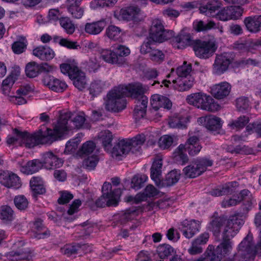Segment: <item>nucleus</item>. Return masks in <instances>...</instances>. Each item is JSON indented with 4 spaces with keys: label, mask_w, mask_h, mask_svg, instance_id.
<instances>
[{
    "label": "nucleus",
    "mask_w": 261,
    "mask_h": 261,
    "mask_svg": "<svg viewBox=\"0 0 261 261\" xmlns=\"http://www.w3.org/2000/svg\"><path fill=\"white\" fill-rule=\"evenodd\" d=\"M155 43V42L153 41L150 38H147L140 47L141 53L144 55L148 53L150 54L153 49L152 46Z\"/></svg>",
    "instance_id": "774afa93"
},
{
    "label": "nucleus",
    "mask_w": 261,
    "mask_h": 261,
    "mask_svg": "<svg viewBox=\"0 0 261 261\" xmlns=\"http://www.w3.org/2000/svg\"><path fill=\"white\" fill-rule=\"evenodd\" d=\"M244 23L249 32L257 33L260 31L261 27V15L246 17Z\"/></svg>",
    "instance_id": "b1692460"
},
{
    "label": "nucleus",
    "mask_w": 261,
    "mask_h": 261,
    "mask_svg": "<svg viewBox=\"0 0 261 261\" xmlns=\"http://www.w3.org/2000/svg\"><path fill=\"white\" fill-rule=\"evenodd\" d=\"M187 149L189 154L194 156L198 153L202 148L199 138L196 136L190 137L187 141Z\"/></svg>",
    "instance_id": "473e14b6"
},
{
    "label": "nucleus",
    "mask_w": 261,
    "mask_h": 261,
    "mask_svg": "<svg viewBox=\"0 0 261 261\" xmlns=\"http://www.w3.org/2000/svg\"><path fill=\"white\" fill-rule=\"evenodd\" d=\"M41 162L42 166L47 169L60 168L63 164L62 159L58 158L51 151L42 153Z\"/></svg>",
    "instance_id": "f8f14e48"
},
{
    "label": "nucleus",
    "mask_w": 261,
    "mask_h": 261,
    "mask_svg": "<svg viewBox=\"0 0 261 261\" xmlns=\"http://www.w3.org/2000/svg\"><path fill=\"white\" fill-rule=\"evenodd\" d=\"M192 70V66L190 64H187V62H184L182 65L177 68L176 70V74L178 77H186Z\"/></svg>",
    "instance_id": "bf43d9fd"
},
{
    "label": "nucleus",
    "mask_w": 261,
    "mask_h": 261,
    "mask_svg": "<svg viewBox=\"0 0 261 261\" xmlns=\"http://www.w3.org/2000/svg\"><path fill=\"white\" fill-rule=\"evenodd\" d=\"M150 105L153 108H163L167 110L171 109L172 106L171 100L168 97L159 94H154L151 96Z\"/></svg>",
    "instance_id": "412c9836"
},
{
    "label": "nucleus",
    "mask_w": 261,
    "mask_h": 261,
    "mask_svg": "<svg viewBox=\"0 0 261 261\" xmlns=\"http://www.w3.org/2000/svg\"><path fill=\"white\" fill-rule=\"evenodd\" d=\"M163 166L162 159L154 161L150 169V177L158 186L161 184V176Z\"/></svg>",
    "instance_id": "bb28decb"
},
{
    "label": "nucleus",
    "mask_w": 261,
    "mask_h": 261,
    "mask_svg": "<svg viewBox=\"0 0 261 261\" xmlns=\"http://www.w3.org/2000/svg\"><path fill=\"white\" fill-rule=\"evenodd\" d=\"M0 219L4 223H8L14 219L13 211L9 206L3 205L0 209Z\"/></svg>",
    "instance_id": "79ce46f5"
},
{
    "label": "nucleus",
    "mask_w": 261,
    "mask_h": 261,
    "mask_svg": "<svg viewBox=\"0 0 261 261\" xmlns=\"http://www.w3.org/2000/svg\"><path fill=\"white\" fill-rule=\"evenodd\" d=\"M244 223L243 219L235 215L230 217L225 223L222 231V242L220 243L223 245L225 249L231 250V240L236 235Z\"/></svg>",
    "instance_id": "20e7f679"
},
{
    "label": "nucleus",
    "mask_w": 261,
    "mask_h": 261,
    "mask_svg": "<svg viewBox=\"0 0 261 261\" xmlns=\"http://www.w3.org/2000/svg\"><path fill=\"white\" fill-rule=\"evenodd\" d=\"M122 35V30L114 25H109L106 30L105 35L110 39L114 41L119 40Z\"/></svg>",
    "instance_id": "58836bf2"
},
{
    "label": "nucleus",
    "mask_w": 261,
    "mask_h": 261,
    "mask_svg": "<svg viewBox=\"0 0 261 261\" xmlns=\"http://www.w3.org/2000/svg\"><path fill=\"white\" fill-rule=\"evenodd\" d=\"M0 183L9 188L18 189L21 186L20 178L16 174L8 171L0 173Z\"/></svg>",
    "instance_id": "ddd939ff"
},
{
    "label": "nucleus",
    "mask_w": 261,
    "mask_h": 261,
    "mask_svg": "<svg viewBox=\"0 0 261 261\" xmlns=\"http://www.w3.org/2000/svg\"><path fill=\"white\" fill-rule=\"evenodd\" d=\"M107 25L105 19L94 21L91 23H87L85 24V32L90 35H96L101 33Z\"/></svg>",
    "instance_id": "a878e982"
},
{
    "label": "nucleus",
    "mask_w": 261,
    "mask_h": 261,
    "mask_svg": "<svg viewBox=\"0 0 261 261\" xmlns=\"http://www.w3.org/2000/svg\"><path fill=\"white\" fill-rule=\"evenodd\" d=\"M238 183L236 181L229 182L223 186L221 189L213 190L210 192V193L214 196L231 194L234 192L233 188L238 186Z\"/></svg>",
    "instance_id": "f704fd0d"
},
{
    "label": "nucleus",
    "mask_w": 261,
    "mask_h": 261,
    "mask_svg": "<svg viewBox=\"0 0 261 261\" xmlns=\"http://www.w3.org/2000/svg\"><path fill=\"white\" fill-rule=\"evenodd\" d=\"M198 122L203 123V125L209 130L214 132H218L222 127L221 118L214 115L206 116L199 118Z\"/></svg>",
    "instance_id": "2eb2a0df"
},
{
    "label": "nucleus",
    "mask_w": 261,
    "mask_h": 261,
    "mask_svg": "<svg viewBox=\"0 0 261 261\" xmlns=\"http://www.w3.org/2000/svg\"><path fill=\"white\" fill-rule=\"evenodd\" d=\"M98 159L96 155H91L85 159L83 162V167L87 170L90 171L93 170L97 163Z\"/></svg>",
    "instance_id": "13d9d810"
},
{
    "label": "nucleus",
    "mask_w": 261,
    "mask_h": 261,
    "mask_svg": "<svg viewBox=\"0 0 261 261\" xmlns=\"http://www.w3.org/2000/svg\"><path fill=\"white\" fill-rule=\"evenodd\" d=\"M249 122V118L245 116H242L237 119L232 121L228 125L233 129H239L243 128Z\"/></svg>",
    "instance_id": "6e6d98bb"
},
{
    "label": "nucleus",
    "mask_w": 261,
    "mask_h": 261,
    "mask_svg": "<svg viewBox=\"0 0 261 261\" xmlns=\"http://www.w3.org/2000/svg\"><path fill=\"white\" fill-rule=\"evenodd\" d=\"M140 9L136 6H131L121 9L119 13V19L123 20H133L135 22H138L141 20L139 17Z\"/></svg>",
    "instance_id": "4468645a"
},
{
    "label": "nucleus",
    "mask_w": 261,
    "mask_h": 261,
    "mask_svg": "<svg viewBox=\"0 0 261 261\" xmlns=\"http://www.w3.org/2000/svg\"><path fill=\"white\" fill-rule=\"evenodd\" d=\"M230 19H237L240 17L243 13L241 7L238 6L227 7Z\"/></svg>",
    "instance_id": "0e129e2a"
},
{
    "label": "nucleus",
    "mask_w": 261,
    "mask_h": 261,
    "mask_svg": "<svg viewBox=\"0 0 261 261\" xmlns=\"http://www.w3.org/2000/svg\"><path fill=\"white\" fill-rule=\"evenodd\" d=\"M116 56L114 51L109 49L102 50L100 53V58L105 62L111 64H116L119 66L123 65V59L120 57L117 58Z\"/></svg>",
    "instance_id": "c85d7f7f"
},
{
    "label": "nucleus",
    "mask_w": 261,
    "mask_h": 261,
    "mask_svg": "<svg viewBox=\"0 0 261 261\" xmlns=\"http://www.w3.org/2000/svg\"><path fill=\"white\" fill-rule=\"evenodd\" d=\"M225 220L222 217L214 218L210 223L209 229L215 236H218L225 224Z\"/></svg>",
    "instance_id": "e433bc0d"
},
{
    "label": "nucleus",
    "mask_w": 261,
    "mask_h": 261,
    "mask_svg": "<svg viewBox=\"0 0 261 261\" xmlns=\"http://www.w3.org/2000/svg\"><path fill=\"white\" fill-rule=\"evenodd\" d=\"M210 237L209 233L205 232L201 234L195 239L192 244V246L189 249V252L191 254H196L202 252V246L207 242Z\"/></svg>",
    "instance_id": "6ab92c4d"
},
{
    "label": "nucleus",
    "mask_w": 261,
    "mask_h": 261,
    "mask_svg": "<svg viewBox=\"0 0 261 261\" xmlns=\"http://www.w3.org/2000/svg\"><path fill=\"white\" fill-rule=\"evenodd\" d=\"M220 6L221 4L218 0H210L206 4L200 5L199 10L201 13L207 16L215 17Z\"/></svg>",
    "instance_id": "f3484780"
},
{
    "label": "nucleus",
    "mask_w": 261,
    "mask_h": 261,
    "mask_svg": "<svg viewBox=\"0 0 261 261\" xmlns=\"http://www.w3.org/2000/svg\"><path fill=\"white\" fill-rule=\"evenodd\" d=\"M67 10L72 17L76 19L81 18L84 12L83 8L80 6V4L67 3Z\"/></svg>",
    "instance_id": "37998d69"
},
{
    "label": "nucleus",
    "mask_w": 261,
    "mask_h": 261,
    "mask_svg": "<svg viewBox=\"0 0 261 261\" xmlns=\"http://www.w3.org/2000/svg\"><path fill=\"white\" fill-rule=\"evenodd\" d=\"M113 138L112 134L110 130H107L101 133L99 140L106 150H111Z\"/></svg>",
    "instance_id": "4c0bfd02"
},
{
    "label": "nucleus",
    "mask_w": 261,
    "mask_h": 261,
    "mask_svg": "<svg viewBox=\"0 0 261 261\" xmlns=\"http://www.w3.org/2000/svg\"><path fill=\"white\" fill-rule=\"evenodd\" d=\"M105 87L104 82L100 80H94L91 83L88 88L89 94L92 97H95L103 91Z\"/></svg>",
    "instance_id": "c9c22d12"
},
{
    "label": "nucleus",
    "mask_w": 261,
    "mask_h": 261,
    "mask_svg": "<svg viewBox=\"0 0 261 261\" xmlns=\"http://www.w3.org/2000/svg\"><path fill=\"white\" fill-rule=\"evenodd\" d=\"M8 257L12 260H30L32 258L31 253L24 252H11L8 254Z\"/></svg>",
    "instance_id": "603ef678"
},
{
    "label": "nucleus",
    "mask_w": 261,
    "mask_h": 261,
    "mask_svg": "<svg viewBox=\"0 0 261 261\" xmlns=\"http://www.w3.org/2000/svg\"><path fill=\"white\" fill-rule=\"evenodd\" d=\"M216 23L213 21L205 22L202 20L195 21L193 23L194 29L197 32L206 31L215 27Z\"/></svg>",
    "instance_id": "a18cd8bd"
},
{
    "label": "nucleus",
    "mask_w": 261,
    "mask_h": 261,
    "mask_svg": "<svg viewBox=\"0 0 261 261\" xmlns=\"http://www.w3.org/2000/svg\"><path fill=\"white\" fill-rule=\"evenodd\" d=\"M80 142V140L77 137L68 141L66 144L64 152L68 154L74 152L77 148Z\"/></svg>",
    "instance_id": "69168bd1"
},
{
    "label": "nucleus",
    "mask_w": 261,
    "mask_h": 261,
    "mask_svg": "<svg viewBox=\"0 0 261 261\" xmlns=\"http://www.w3.org/2000/svg\"><path fill=\"white\" fill-rule=\"evenodd\" d=\"M212 160L206 158L196 160L183 169V172L187 178H195L206 171L207 167L213 165Z\"/></svg>",
    "instance_id": "0eeeda50"
},
{
    "label": "nucleus",
    "mask_w": 261,
    "mask_h": 261,
    "mask_svg": "<svg viewBox=\"0 0 261 261\" xmlns=\"http://www.w3.org/2000/svg\"><path fill=\"white\" fill-rule=\"evenodd\" d=\"M25 71L28 77L30 78L36 77L40 73L39 64L35 62L28 63L25 67Z\"/></svg>",
    "instance_id": "49530a36"
},
{
    "label": "nucleus",
    "mask_w": 261,
    "mask_h": 261,
    "mask_svg": "<svg viewBox=\"0 0 261 261\" xmlns=\"http://www.w3.org/2000/svg\"><path fill=\"white\" fill-rule=\"evenodd\" d=\"M146 89L140 83L129 84L127 86L116 87L107 94L108 99L105 103L106 109L109 111L118 112L126 107L125 97L130 96L137 99H142Z\"/></svg>",
    "instance_id": "f03ea898"
},
{
    "label": "nucleus",
    "mask_w": 261,
    "mask_h": 261,
    "mask_svg": "<svg viewBox=\"0 0 261 261\" xmlns=\"http://www.w3.org/2000/svg\"><path fill=\"white\" fill-rule=\"evenodd\" d=\"M172 87L173 89L179 91H185L190 89L193 85L194 79L190 80L177 78L176 80H172Z\"/></svg>",
    "instance_id": "2f4dec72"
},
{
    "label": "nucleus",
    "mask_w": 261,
    "mask_h": 261,
    "mask_svg": "<svg viewBox=\"0 0 261 261\" xmlns=\"http://www.w3.org/2000/svg\"><path fill=\"white\" fill-rule=\"evenodd\" d=\"M42 81L45 85L56 92H62L67 87V85L64 82L55 79L50 75L45 76Z\"/></svg>",
    "instance_id": "a211bd4d"
},
{
    "label": "nucleus",
    "mask_w": 261,
    "mask_h": 261,
    "mask_svg": "<svg viewBox=\"0 0 261 261\" xmlns=\"http://www.w3.org/2000/svg\"><path fill=\"white\" fill-rule=\"evenodd\" d=\"M70 79L73 81L74 86L79 90L82 91L86 88L87 79L85 74L79 69L70 75Z\"/></svg>",
    "instance_id": "cd10ccee"
},
{
    "label": "nucleus",
    "mask_w": 261,
    "mask_h": 261,
    "mask_svg": "<svg viewBox=\"0 0 261 261\" xmlns=\"http://www.w3.org/2000/svg\"><path fill=\"white\" fill-rule=\"evenodd\" d=\"M15 206L19 210H25L29 205V201L27 198L22 195L15 196L14 199Z\"/></svg>",
    "instance_id": "4d7b16f0"
},
{
    "label": "nucleus",
    "mask_w": 261,
    "mask_h": 261,
    "mask_svg": "<svg viewBox=\"0 0 261 261\" xmlns=\"http://www.w3.org/2000/svg\"><path fill=\"white\" fill-rule=\"evenodd\" d=\"M231 86L226 82H221L213 86L211 89L212 94L218 99L227 97L230 92Z\"/></svg>",
    "instance_id": "dca6fc26"
},
{
    "label": "nucleus",
    "mask_w": 261,
    "mask_h": 261,
    "mask_svg": "<svg viewBox=\"0 0 261 261\" xmlns=\"http://www.w3.org/2000/svg\"><path fill=\"white\" fill-rule=\"evenodd\" d=\"M200 227V221L192 220L183 223L181 231L186 238L190 239L199 231Z\"/></svg>",
    "instance_id": "aec40b11"
},
{
    "label": "nucleus",
    "mask_w": 261,
    "mask_h": 261,
    "mask_svg": "<svg viewBox=\"0 0 261 261\" xmlns=\"http://www.w3.org/2000/svg\"><path fill=\"white\" fill-rule=\"evenodd\" d=\"M61 26L68 34H72L75 31V27L70 19L67 17H61L59 19Z\"/></svg>",
    "instance_id": "8fccbe9b"
},
{
    "label": "nucleus",
    "mask_w": 261,
    "mask_h": 261,
    "mask_svg": "<svg viewBox=\"0 0 261 261\" xmlns=\"http://www.w3.org/2000/svg\"><path fill=\"white\" fill-rule=\"evenodd\" d=\"M33 54L43 61H48L55 57V53L52 49L47 45H41L34 48Z\"/></svg>",
    "instance_id": "4be33fe9"
},
{
    "label": "nucleus",
    "mask_w": 261,
    "mask_h": 261,
    "mask_svg": "<svg viewBox=\"0 0 261 261\" xmlns=\"http://www.w3.org/2000/svg\"><path fill=\"white\" fill-rule=\"evenodd\" d=\"M43 167L41 160L35 159L27 162L21 167V171L25 174H32Z\"/></svg>",
    "instance_id": "7c9ffc66"
},
{
    "label": "nucleus",
    "mask_w": 261,
    "mask_h": 261,
    "mask_svg": "<svg viewBox=\"0 0 261 261\" xmlns=\"http://www.w3.org/2000/svg\"><path fill=\"white\" fill-rule=\"evenodd\" d=\"M254 251L252 237L248 234L239 244L238 252L232 257L227 258L223 261H253Z\"/></svg>",
    "instance_id": "423d86ee"
},
{
    "label": "nucleus",
    "mask_w": 261,
    "mask_h": 261,
    "mask_svg": "<svg viewBox=\"0 0 261 261\" xmlns=\"http://www.w3.org/2000/svg\"><path fill=\"white\" fill-rule=\"evenodd\" d=\"M231 250H226L223 245L220 244L215 248L213 245H209L205 253L206 261H220L223 257L228 254Z\"/></svg>",
    "instance_id": "9b49d317"
},
{
    "label": "nucleus",
    "mask_w": 261,
    "mask_h": 261,
    "mask_svg": "<svg viewBox=\"0 0 261 261\" xmlns=\"http://www.w3.org/2000/svg\"><path fill=\"white\" fill-rule=\"evenodd\" d=\"M70 117L69 113H65L60 116L58 123L53 129L46 128L39 129L33 134L27 132H17L18 137L21 140V146L31 148L39 144H51L58 140L65 132L70 128L68 125V120Z\"/></svg>",
    "instance_id": "f257e3e1"
},
{
    "label": "nucleus",
    "mask_w": 261,
    "mask_h": 261,
    "mask_svg": "<svg viewBox=\"0 0 261 261\" xmlns=\"http://www.w3.org/2000/svg\"><path fill=\"white\" fill-rule=\"evenodd\" d=\"M186 99L190 105L209 112H215L220 108L219 105L211 96L202 93L192 94Z\"/></svg>",
    "instance_id": "39448f33"
},
{
    "label": "nucleus",
    "mask_w": 261,
    "mask_h": 261,
    "mask_svg": "<svg viewBox=\"0 0 261 261\" xmlns=\"http://www.w3.org/2000/svg\"><path fill=\"white\" fill-rule=\"evenodd\" d=\"M175 41L179 44L178 48H184L190 45L193 46L195 41L187 29H184L180 31L175 37Z\"/></svg>",
    "instance_id": "5701e85b"
},
{
    "label": "nucleus",
    "mask_w": 261,
    "mask_h": 261,
    "mask_svg": "<svg viewBox=\"0 0 261 261\" xmlns=\"http://www.w3.org/2000/svg\"><path fill=\"white\" fill-rule=\"evenodd\" d=\"M95 205L98 207H103L107 206H114L111 198L108 196L103 194L95 201Z\"/></svg>",
    "instance_id": "680f3d73"
},
{
    "label": "nucleus",
    "mask_w": 261,
    "mask_h": 261,
    "mask_svg": "<svg viewBox=\"0 0 261 261\" xmlns=\"http://www.w3.org/2000/svg\"><path fill=\"white\" fill-rule=\"evenodd\" d=\"M145 141V136L138 135L132 139H125L119 140L114 146L111 154L113 158L116 159L132 151H139L140 146Z\"/></svg>",
    "instance_id": "7ed1b4c3"
},
{
    "label": "nucleus",
    "mask_w": 261,
    "mask_h": 261,
    "mask_svg": "<svg viewBox=\"0 0 261 261\" xmlns=\"http://www.w3.org/2000/svg\"><path fill=\"white\" fill-rule=\"evenodd\" d=\"M43 221L37 218L34 222V228L36 230L35 237L38 239H44L50 236L49 230L43 224Z\"/></svg>",
    "instance_id": "c756f323"
},
{
    "label": "nucleus",
    "mask_w": 261,
    "mask_h": 261,
    "mask_svg": "<svg viewBox=\"0 0 261 261\" xmlns=\"http://www.w3.org/2000/svg\"><path fill=\"white\" fill-rule=\"evenodd\" d=\"M193 48L195 55L201 59H207L213 55L217 49L215 41L195 40Z\"/></svg>",
    "instance_id": "1a4fd4ad"
},
{
    "label": "nucleus",
    "mask_w": 261,
    "mask_h": 261,
    "mask_svg": "<svg viewBox=\"0 0 261 261\" xmlns=\"http://www.w3.org/2000/svg\"><path fill=\"white\" fill-rule=\"evenodd\" d=\"M158 143L161 148L167 149L177 144V138L174 136L164 135L160 138Z\"/></svg>",
    "instance_id": "ea45409f"
},
{
    "label": "nucleus",
    "mask_w": 261,
    "mask_h": 261,
    "mask_svg": "<svg viewBox=\"0 0 261 261\" xmlns=\"http://www.w3.org/2000/svg\"><path fill=\"white\" fill-rule=\"evenodd\" d=\"M82 246L79 244L73 245H67L64 248H62V252L64 254L69 256L73 254H75L81 248Z\"/></svg>",
    "instance_id": "e2e57ef3"
},
{
    "label": "nucleus",
    "mask_w": 261,
    "mask_h": 261,
    "mask_svg": "<svg viewBox=\"0 0 261 261\" xmlns=\"http://www.w3.org/2000/svg\"><path fill=\"white\" fill-rule=\"evenodd\" d=\"M60 69L63 74H67L70 77V75L77 71L79 68L74 64L64 63L61 64Z\"/></svg>",
    "instance_id": "338daca9"
},
{
    "label": "nucleus",
    "mask_w": 261,
    "mask_h": 261,
    "mask_svg": "<svg viewBox=\"0 0 261 261\" xmlns=\"http://www.w3.org/2000/svg\"><path fill=\"white\" fill-rule=\"evenodd\" d=\"M114 53L115 54L117 58H122L124 60V64L126 62V59L125 57L128 56L130 54V50L128 47L122 45H118L114 49Z\"/></svg>",
    "instance_id": "052dcab7"
},
{
    "label": "nucleus",
    "mask_w": 261,
    "mask_h": 261,
    "mask_svg": "<svg viewBox=\"0 0 261 261\" xmlns=\"http://www.w3.org/2000/svg\"><path fill=\"white\" fill-rule=\"evenodd\" d=\"M30 185L35 194H43L46 192L43 181L40 177L34 176L32 177L30 181Z\"/></svg>",
    "instance_id": "72a5a7b5"
},
{
    "label": "nucleus",
    "mask_w": 261,
    "mask_h": 261,
    "mask_svg": "<svg viewBox=\"0 0 261 261\" xmlns=\"http://www.w3.org/2000/svg\"><path fill=\"white\" fill-rule=\"evenodd\" d=\"M138 210L136 207H132L123 212L120 216L121 223H124L135 219L138 215Z\"/></svg>",
    "instance_id": "c03bdc74"
},
{
    "label": "nucleus",
    "mask_w": 261,
    "mask_h": 261,
    "mask_svg": "<svg viewBox=\"0 0 261 261\" xmlns=\"http://www.w3.org/2000/svg\"><path fill=\"white\" fill-rule=\"evenodd\" d=\"M95 148V144L93 141H89L84 143L78 151L80 156L88 155L93 152Z\"/></svg>",
    "instance_id": "864d4df0"
},
{
    "label": "nucleus",
    "mask_w": 261,
    "mask_h": 261,
    "mask_svg": "<svg viewBox=\"0 0 261 261\" xmlns=\"http://www.w3.org/2000/svg\"><path fill=\"white\" fill-rule=\"evenodd\" d=\"M148 177L145 174L135 175L132 179L131 187L138 190L143 186L144 184L147 181Z\"/></svg>",
    "instance_id": "09e8293b"
},
{
    "label": "nucleus",
    "mask_w": 261,
    "mask_h": 261,
    "mask_svg": "<svg viewBox=\"0 0 261 261\" xmlns=\"http://www.w3.org/2000/svg\"><path fill=\"white\" fill-rule=\"evenodd\" d=\"M173 36V32L166 30L161 20L155 19L152 21L149 38L153 41L161 43L170 39Z\"/></svg>",
    "instance_id": "6e6552de"
},
{
    "label": "nucleus",
    "mask_w": 261,
    "mask_h": 261,
    "mask_svg": "<svg viewBox=\"0 0 261 261\" xmlns=\"http://www.w3.org/2000/svg\"><path fill=\"white\" fill-rule=\"evenodd\" d=\"M148 98L143 96L142 99H137L136 105L134 111V117L136 120L143 118L146 113Z\"/></svg>",
    "instance_id": "393cba45"
},
{
    "label": "nucleus",
    "mask_w": 261,
    "mask_h": 261,
    "mask_svg": "<svg viewBox=\"0 0 261 261\" xmlns=\"http://www.w3.org/2000/svg\"><path fill=\"white\" fill-rule=\"evenodd\" d=\"M174 251V249L170 245L162 244L157 248V252L159 256L162 259L165 258L171 255Z\"/></svg>",
    "instance_id": "5fc2aeb1"
},
{
    "label": "nucleus",
    "mask_w": 261,
    "mask_h": 261,
    "mask_svg": "<svg viewBox=\"0 0 261 261\" xmlns=\"http://www.w3.org/2000/svg\"><path fill=\"white\" fill-rule=\"evenodd\" d=\"M179 176L180 173L177 171L172 170L166 175V178L164 181H161L160 186H171L178 181Z\"/></svg>",
    "instance_id": "a19ab883"
},
{
    "label": "nucleus",
    "mask_w": 261,
    "mask_h": 261,
    "mask_svg": "<svg viewBox=\"0 0 261 261\" xmlns=\"http://www.w3.org/2000/svg\"><path fill=\"white\" fill-rule=\"evenodd\" d=\"M19 75V72L18 71H15L12 72L10 75L4 80L2 83L3 90L4 91L8 90L10 87L14 84Z\"/></svg>",
    "instance_id": "3c124183"
},
{
    "label": "nucleus",
    "mask_w": 261,
    "mask_h": 261,
    "mask_svg": "<svg viewBox=\"0 0 261 261\" xmlns=\"http://www.w3.org/2000/svg\"><path fill=\"white\" fill-rule=\"evenodd\" d=\"M236 55L233 52H224L216 57L213 64V72L218 75L223 74L229 65L235 61Z\"/></svg>",
    "instance_id": "9d476101"
},
{
    "label": "nucleus",
    "mask_w": 261,
    "mask_h": 261,
    "mask_svg": "<svg viewBox=\"0 0 261 261\" xmlns=\"http://www.w3.org/2000/svg\"><path fill=\"white\" fill-rule=\"evenodd\" d=\"M169 127L173 128H184L186 127L185 118L181 117H172L169 119Z\"/></svg>",
    "instance_id": "de8ad7c7"
}]
</instances>
